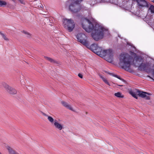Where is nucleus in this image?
Instances as JSON below:
<instances>
[{
    "mask_svg": "<svg viewBox=\"0 0 154 154\" xmlns=\"http://www.w3.org/2000/svg\"><path fill=\"white\" fill-rule=\"evenodd\" d=\"M119 64L122 68L126 71L130 69L131 63L136 66H138L143 61V59L140 56H135L133 59L132 57L127 53L121 54L120 57Z\"/></svg>",
    "mask_w": 154,
    "mask_h": 154,
    "instance_id": "nucleus-1",
    "label": "nucleus"
},
{
    "mask_svg": "<svg viewBox=\"0 0 154 154\" xmlns=\"http://www.w3.org/2000/svg\"><path fill=\"white\" fill-rule=\"evenodd\" d=\"M88 33H91L92 38L96 41H98L103 38V29H85Z\"/></svg>",
    "mask_w": 154,
    "mask_h": 154,
    "instance_id": "nucleus-2",
    "label": "nucleus"
},
{
    "mask_svg": "<svg viewBox=\"0 0 154 154\" xmlns=\"http://www.w3.org/2000/svg\"><path fill=\"white\" fill-rule=\"evenodd\" d=\"M78 41L85 46H88V42L87 40V36L84 34L79 33L76 36Z\"/></svg>",
    "mask_w": 154,
    "mask_h": 154,
    "instance_id": "nucleus-3",
    "label": "nucleus"
},
{
    "mask_svg": "<svg viewBox=\"0 0 154 154\" xmlns=\"http://www.w3.org/2000/svg\"><path fill=\"white\" fill-rule=\"evenodd\" d=\"M104 55L103 57H105L106 60L109 62L112 61L113 52L111 49H108L103 50Z\"/></svg>",
    "mask_w": 154,
    "mask_h": 154,
    "instance_id": "nucleus-4",
    "label": "nucleus"
},
{
    "mask_svg": "<svg viewBox=\"0 0 154 154\" xmlns=\"http://www.w3.org/2000/svg\"><path fill=\"white\" fill-rule=\"evenodd\" d=\"M4 87L6 91L11 94H15L17 93L16 90L10 87L8 85L4 82H0V87Z\"/></svg>",
    "mask_w": 154,
    "mask_h": 154,
    "instance_id": "nucleus-5",
    "label": "nucleus"
},
{
    "mask_svg": "<svg viewBox=\"0 0 154 154\" xmlns=\"http://www.w3.org/2000/svg\"><path fill=\"white\" fill-rule=\"evenodd\" d=\"M63 24L65 28L67 29H73L75 27L74 22L71 19H64Z\"/></svg>",
    "mask_w": 154,
    "mask_h": 154,
    "instance_id": "nucleus-6",
    "label": "nucleus"
},
{
    "mask_svg": "<svg viewBox=\"0 0 154 154\" xmlns=\"http://www.w3.org/2000/svg\"><path fill=\"white\" fill-rule=\"evenodd\" d=\"M79 2L76 1L75 2L71 3L69 6V10L73 13H76L80 10L79 5Z\"/></svg>",
    "mask_w": 154,
    "mask_h": 154,
    "instance_id": "nucleus-7",
    "label": "nucleus"
},
{
    "mask_svg": "<svg viewBox=\"0 0 154 154\" xmlns=\"http://www.w3.org/2000/svg\"><path fill=\"white\" fill-rule=\"evenodd\" d=\"M137 93L138 95L139 96L141 97L142 98H144L146 100H149L150 99V97L149 96V95H151L150 93H149L146 92L140 91H137Z\"/></svg>",
    "mask_w": 154,
    "mask_h": 154,
    "instance_id": "nucleus-8",
    "label": "nucleus"
},
{
    "mask_svg": "<svg viewBox=\"0 0 154 154\" xmlns=\"http://www.w3.org/2000/svg\"><path fill=\"white\" fill-rule=\"evenodd\" d=\"M95 50L94 53L101 57H103V56L104 55V53H104L103 52L104 50H103L101 48L98 46Z\"/></svg>",
    "mask_w": 154,
    "mask_h": 154,
    "instance_id": "nucleus-9",
    "label": "nucleus"
},
{
    "mask_svg": "<svg viewBox=\"0 0 154 154\" xmlns=\"http://www.w3.org/2000/svg\"><path fill=\"white\" fill-rule=\"evenodd\" d=\"M138 5L140 7H144L147 6L148 4L145 0H139L138 1Z\"/></svg>",
    "mask_w": 154,
    "mask_h": 154,
    "instance_id": "nucleus-10",
    "label": "nucleus"
},
{
    "mask_svg": "<svg viewBox=\"0 0 154 154\" xmlns=\"http://www.w3.org/2000/svg\"><path fill=\"white\" fill-rule=\"evenodd\" d=\"M54 125L55 127L59 130H61L63 128V126L62 125L58 123L56 120L54 121Z\"/></svg>",
    "mask_w": 154,
    "mask_h": 154,
    "instance_id": "nucleus-11",
    "label": "nucleus"
},
{
    "mask_svg": "<svg viewBox=\"0 0 154 154\" xmlns=\"http://www.w3.org/2000/svg\"><path fill=\"white\" fill-rule=\"evenodd\" d=\"M61 103L65 107L71 111H75V110L73 109V108L71 107V106L69 105L67 102L64 101H62L61 102Z\"/></svg>",
    "mask_w": 154,
    "mask_h": 154,
    "instance_id": "nucleus-12",
    "label": "nucleus"
},
{
    "mask_svg": "<svg viewBox=\"0 0 154 154\" xmlns=\"http://www.w3.org/2000/svg\"><path fill=\"white\" fill-rule=\"evenodd\" d=\"M88 48L92 50L94 52L98 46L97 44H94L90 45L88 43V46H86Z\"/></svg>",
    "mask_w": 154,
    "mask_h": 154,
    "instance_id": "nucleus-13",
    "label": "nucleus"
},
{
    "mask_svg": "<svg viewBox=\"0 0 154 154\" xmlns=\"http://www.w3.org/2000/svg\"><path fill=\"white\" fill-rule=\"evenodd\" d=\"M148 64L147 63H142L139 66L138 68L140 70H145L148 67Z\"/></svg>",
    "mask_w": 154,
    "mask_h": 154,
    "instance_id": "nucleus-14",
    "label": "nucleus"
},
{
    "mask_svg": "<svg viewBox=\"0 0 154 154\" xmlns=\"http://www.w3.org/2000/svg\"><path fill=\"white\" fill-rule=\"evenodd\" d=\"M6 148L9 154H17L18 153L10 146H7Z\"/></svg>",
    "mask_w": 154,
    "mask_h": 154,
    "instance_id": "nucleus-15",
    "label": "nucleus"
},
{
    "mask_svg": "<svg viewBox=\"0 0 154 154\" xmlns=\"http://www.w3.org/2000/svg\"><path fill=\"white\" fill-rule=\"evenodd\" d=\"M44 57L45 59L50 61L51 63L56 64L59 63L57 61H56L55 60H54L51 57L46 56H45Z\"/></svg>",
    "mask_w": 154,
    "mask_h": 154,
    "instance_id": "nucleus-16",
    "label": "nucleus"
},
{
    "mask_svg": "<svg viewBox=\"0 0 154 154\" xmlns=\"http://www.w3.org/2000/svg\"><path fill=\"white\" fill-rule=\"evenodd\" d=\"M84 21L85 23H87L89 24V26L88 29H94L93 25H92V24L91 23V22L89 20L86 19H85L84 20Z\"/></svg>",
    "mask_w": 154,
    "mask_h": 154,
    "instance_id": "nucleus-17",
    "label": "nucleus"
},
{
    "mask_svg": "<svg viewBox=\"0 0 154 154\" xmlns=\"http://www.w3.org/2000/svg\"><path fill=\"white\" fill-rule=\"evenodd\" d=\"M22 32L27 37L29 38L31 36L32 34L26 30H23L22 31Z\"/></svg>",
    "mask_w": 154,
    "mask_h": 154,
    "instance_id": "nucleus-18",
    "label": "nucleus"
},
{
    "mask_svg": "<svg viewBox=\"0 0 154 154\" xmlns=\"http://www.w3.org/2000/svg\"><path fill=\"white\" fill-rule=\"evenodd\" d=\"M129 93L130 94H131L133 97H134L135 98L137 99V95L135 94V93L132 90H131L129 91Z\"/></svg>",
    "mask_w": 154,
    "mask_h": 154,
    "instance_id": "nucleus-19",
    "label": "nucleus"
},
{
    "mask_svg": "<svg viewBox=\"0 0 154 154\" xmlns=\"http://www.w3.org/2000/svg\"><path fill=\"white\" fill-rule=\"evenodd\" d=\"M115 96L119 98H123L124 96L120 92H118L115 93L114 94Z\"/></svg>",
    "mask_w": 154,
    "mask_h": 154,
    "instance_id": "nucleus-20",
    "label": "nucleus"
},
{
    "mask_svg": "<svg viewBox=\"0 0 154 154\" xmlns=\"http://www.w3.org/2000/svg\"><path fill=\"white\" fill-rule=\"evenodd\" d=\"M103 37L104 36L109 35H110V33L108 29H103Z\"/></svg>",
    "mask_w": 154,
    "mask_h": 154,
    "instance_id": "nucleus-21",
    "label": "nucleus"
},
{
    "mask_svg": "<svg viewBox=\"0 0 154 154\" xmlns=\"http://www.w3.org/2000/svg\"><path fill=\"white\" fill-rule=\"evenodd\" d=\"M0 34L2 35L5 40L7 41H8L9 40L8 38L6 37V35L4 34L1 32H0Z\"/></svg>",
    "mask_w": 154,
    "mask_h": 154,
    "instance_id": "nucleus-22",
    "label": "nucleus"
},
{
    "mask_svg": "<svg viewBox=\"0 0 154 154\" xmlns=\"http://www.w3.org/2000/svg\"><path fill=\"white\" fill-rule=\"evenodd\" d=\"M100 77L102 79L103 81L104 82L108 85L110 86V85L109 84V83L108 81L105 78H104L101 75H100Z\"/></svg>",
    "mask_w": 154,
    "mask_h": 154,
    "instance_id": "nucleus-23",
    "label": "nucleus"
},
{
    "mask_svg": "<svg viewBox=\"0 0 154 154\" xmlns=\"http://www.w3.org/2000/svg\"><path fill=\"white\" fill-rule=\"evenodd\" d=\"M7 3L5 1L0 0V6H4L6 5Z\"/></svg>",
    "mask_w": 154,
    "mask_h": 154,
    "instance_id": "nucleus-24",
    "label": "nucleus"
},
{
    "mask_svg": "<svg viewBox=\"0 0 154 154\" xmlns=\"http://www.w3.org/2000/svg\"><path fill=\"white\" fill-rule=\"evenodd\" d=\"M48 119L51 123H53L54 121V119L51 116H48Z\"/></svg>",
    "mask_w": 154,
    "mask_h": 154,
    "instance_id": "nucleus-25",
    "label": "nucleus"
},
{
    "mask_svg": "<svg viewBox=\"0 0 154 154\" xmlns=\"http://www.w3.org/2000/svg\"><path fill=\"white\" fill-rule=\"evenodd\" d=\"M149 10L152 13H154V6L153 5H151L149 8Z\"/></svg>",
    "mask_w": 154,
    "mask_h": 154,
    "instance_id": "nucleus-26",
    "label": "nucleus"
},
{
    "mask_svg": "<svg viewBox=\"0 0 154 154\" xmlns=\"http://www.w3.org/2000/svg\"><path fill=\"white\" fill-rule=\"evenodd\" d=\"M110 74H111L112 75L116 78H117L118 79H119L120 80H123V79H122L121 77H120L118 75H115L114 74H113L112 73H111Z\"/></svg>",
    "mask_w": 154,
    "mask_h": 154,
    "instance_id": "nucleus-27",
    "label": "nucleus"
},
{
    "mask_svg": "<svg viewBox=\"0 0 154 154\" xmlns=\"http://www.w3.org/2000/svg\"><path fill=\"white\" fill-rule=\"evenodd\" d=\"M18 0L20 2L21 4H25V2L23 0Z\"/></svg>",
    "mask_w": 154,
    "mask_h": 154,
    "instance_id": "nucleus-28",
    "label": "nucleus"
},
{
    "mask_svg": "<svg viewBox=\"0 0 154 154\" xmlns=\"http://www.w3.org/2000/svg\"><path fill=\"white\" fill-rule=\"evenodd\" d=\"M82 25L83 29H87V28L86 27V26H85V25L83 23L82 24Z\"/></svg>",
    "mask_w": 154,
    "mask_h": 154,
    "instance_id": "nucleus-29",
    "label": "nucleus"
},
{
    "mask_svg": "<svg viewBox=\"0 0 154 154\" xmlns=\"http://www.w3.org/2000/svg\"><path fill=\"white\" fill-rule=\"evenodd\" d=\"M78 75L79 77L80 78H82H82L83 75L79 73Z\"/></svg>",
    "mask_w": 154,
    "mask_h": 154,
    "instance_id": "nucleus-30",
    "label": "nucleus"
},
{
    "mask_svg": "<svg viewBox=\"0 0 154 154\" xmlns=\"http://www.w3.org/2000/svg\"><path fill=\"white\" fill-rule=\"evenodd\" d=\"M42 115L44 116L47 117H48V116H48L46 114H45L43 112H42Z\"/></svg>",
    "mask_w": 154,
    "mask_h": 154,
    "instance_id": "nucleus-31",
    "label": "nucleus"
},
{
    "mask_svg": "<svg viewBox=\"0 0 154 154\" xmlns=\"http://www.w3.org/2000/svg\"><path fill=\"white\" fill-rule=\"evenodd\" d=\"M73 30V29H68V32H72V31Z\"/></svg>",
    "mask_w": 154,
    "mask_h": 154,
    "instance_id": "nucleus-32",
    "label": "nucleus"
},
{
    "mask_svg": "<svg viewBox=\"0 0 154 154\" xmlns=\"http://www.w3.org/2000/svg\"><path fill=\"white\" fill-rule=\"evenodd\" d=\"M98 29H104L102 27H100L98 28Z\"/></svg>",
    "mask_w": 154,
    "mask_h": 154,
    "instance_id": "nucleus-33",
    "label": "nucleus"
},
{
    "mask_svg": "<svg viewBox=\"0 0 154 154\" xmlns=\"http://www.w3.org/2000/svg\"><path fill=\"white\" fill-rule=\"evenodd\" d=\"M76 1H78L79 2H81V1H82V0H76Z\"/></svg>",
    "mask_w": 154,
    "mask_h": 154,
    "instance_id": "nucleus-34",
    "label": "nucleus"
},
{
    "mask_svg": "<svg viewBox=\"0 0 154 154\" xmlns=\"http://www.w3.org/2000/svg\"><path fill=\"white\" fill-rule=\"evenodd\" d=\"M117 85L119 86H123L122 85Z\"/></svg>",
    "mask_w": 154,
    "mask_h": 154,
    "instance_id": "nucleus-35",
    "label": "nucleus"
},
{
    "mask_svg": "<svg viewBox=\"0 0 154 154\" xmlns=\"http://www.w3.org/2000/svg\"><path fill=\"white\" fill-rule=\"evenodd\" d=\"M152 2L154 3V0H152Z\"/></svg>",
    "mask_w": 154,
    "mask_h": 154,
    "instance_id": "nucleus-36",
    "label": "nucleus"
},
{
    "mask_svg": "<svg viewBox=\"0 0 154 154\" xmlns=\"http://www.w3.org/2000/svg\"><path fill=\"white\" fill-rule=\"evenodd\" d=\"M0 154H2L0 152Z\"/></svg>",
    "mask_w": 154,
    "mask_h": 154,
    "instance_id": "nucleus-37",
    "label": "nucleus"
},
{
    "mask_svg": "<svg viewBox=\"0 0 154 154\" xmlns=\"http://www.w3.org/2000/svg\"><path fill=\"white\" fill-rule=\"evenodd\" d=\"M17 154H19L18 153H17Z\"/></svg>",
    "mask_w": 154,
    "mask_h": 154,
    "instance_id": "nucleus-38",
    "label": "nucleus"
},
{
    "mask_svg": "<svg viewBox=\"0 0 154 154\" xmlns=\"http://www.w3.org/2000/svg\"><path fill=\"white\" fill-rule=\"evenodd\" d=\"M153 80L154 81V79H153Z\"/></svg>",
    "mask_w": 154,
    "mask_h": 154,
    "instance_id": "nucleus-39",
    "label": "nucleus"
}]
</instances>
